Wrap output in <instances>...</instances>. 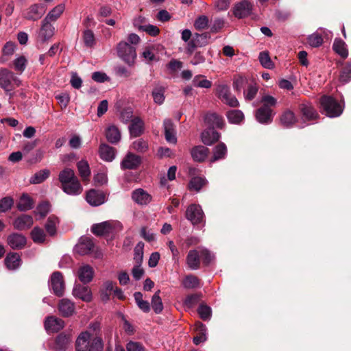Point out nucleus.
I'll list each match as a JSON object with an SVG mask.
<instances>
[{
	"label": "nucleus",
	"instance_id": "f257e3e1",
	"mask_svg": "<svg viewBox=\"0 0 351 351\" xmlns=\"http://www.w3.org/2000/svg\"><path fill=\"white\" fill-rule=\"evenodd\" d=\"M21 84L20 79L15 74L5 68L0 69V87L5 93L12 91L15 87Z\"/></svg>",
	"mask_w": 351,
	"mask_h": 351
},
{
	"label": "nucleus",
	"instance_id": "f03ea898",
	"mask_svg": "<svg viewBox=\"0 0 351 351\" xmlns=\"http://www.w3.org/2000/svg\"><path fill=\"white\" fill-rule=\"evenodd\" d=\"M320 104L326 114L329 117H337L341 114L343 106L330 96L324 95L320 99Z\"/></svg>",
	"mask_w": 351,
	"mask_h": 351
},
{
	"label": "nucleus",
	"instance_id": "7ed1b4c3",
	"mask_svg": "<svg viewBox=\"0 0 351 351\" xmlns=\"http://www.w3.org/2000/svg\"><path fill=\"white\" fill-rule=\"evenodd\" d=\"M118 56L129 66L134 64L136 52V48L127 42H120L117 47Z\"/></svg>",
	"mask_w": 351,
	"mask_h": 351
},
{
	"label": "nucleus",
	"instance_id": "20e7f679",
	"mask_svg": "<svg viewBox=\"0 0 351 351\" xmlns=\"http://www.w3.org/2000/svg\"><path fill=\"white\" fill-rule=\"evenodd\" d=\"M55 33V27L53 25L47 21L43 20L41 26L36 34V45L38 47H42L43 45L47 43L53 36Z\"/></svg>",
	"mask_w": 351,
	"mask_h": 351
},
{
	"label": "nucleus",
	"instance_id": "39448f33",
	"mask_svg": "<svg viewBox=\"0 0 351 351\" xmlns=\"http://www.w3.org/2000/svg\"><path fill=\"white\" fill-rule=\"evenodd\" d=\"M49 287L57 296L63 295L65 287L62 274L60 271H55L52 274L49 281Z\"/></svg>",
	"mask_w": 351,
	"mask_h": 351
},
{
	"label": "nucleus",
	"instance_id": "423d86ee",
	"mask_svg": "<svg viewBox=\"0 0 351 351\" xmlns=\"http://www.w3.org/2000/svg\"><path fill=\"white\" fill-rule=\"evenodd\" d=\"M186 217L193 224H198L204 221V214L199 205L191 204L186 209Z\"/></svg>",
	"mask_w": 351,
	"mask_h": 351
},
{
	"label": "nucleus",
	"instance_id": "0eeeda50",
	"mask_svg": "<svg viewBox=\"0 0 351 351\" xmlns=\"http://www.w3.org/2000/svg\"><path fill=\"white\" fill-rule=\"evenodd\" d=\"M252 7V4L249 1L242 0L234 5L233 14L239 19L246 17L251 14Z\"/></svg>",
	"mask_w": 351,
	"mask_h": 351
},
{
	"label": "nucleus",
	"instance_id": "6e6552de",
	"mask_svg": "<svg viewBox=\"0 0 351 351\" xmlns=\"http://www.w3.org/2000/svg\"><path fill=\"white\" fill-rule=\"evenodd\" d=\"M73 295L86 302H90L93 298L91 290L88 287L76 282L73 289Z\"/></svg>",
	"mask_w": 351,
	"mask_h": 351
},
{
	"label": "nucleus",
	"instance_id": "1a4fd4ad",
	"mask_svg": "<svg viewBox=\"0 0 351 351\" xmlns=\"http://www.w3.org/2000/svg\"><path fill=\"white\" fill-rule=\"evenodd\" d=\"M45 12V9L42 4L32 5L24 13V17L30 21H37L40 19Z\"/></svg>",
	"mask_w": 351,
	"mask_h": 351
},
{
	"label": "nucleus",
	"instance_id": "9d476101",
	"mask_svg": "<svg viewBox=\"0 0 351 351\" xmlns=\"http://www.w3.org/2000/svg\"><path fill=\"white\" fill-rule=\"evenodd\" d=\"M94 338L93 335L89 331L81 332L75 341V348L77 351H88L90 344V339Z\"/></svg>",
	"mask_w": 351,
	"mask_h": 351
},
{
	"label": "nucleus",
	"instance_id": "9b49d317",
	"mask_svg": "<svg viewBox=\"0 0 351 351\" xmlns=\"http://www.w3.org/2000/svg\"><path fill=\"white\" fill-rule=\"evenodd\" d=\"M60 188L67 195L73 196L81 194L83 191V188L77 177L61 186Z\"/></svg>",
	"mask_w": 351,
	"mask_h": 351
},
{
	"label": "nucleus",
	"instance_id": "f8f14e48",
	"mask_svg": "<svg viewBox=\"0 0 351 351\" xmlns=\"http://www.w3.org/2000/svg\"><path fill=\"white\" fill-rule=\"evenodd\" d=\"M141 163V158L139 156L129 152L123 159L121 166L124 169H135Z\"/></svg>",
	"mask_w": 351,
	"mask_h": 351
},
{
	"label": "nucleus",
	"instance_id": "ddd939ff",
	"mask_svg": "<svg viewBox=\"0 0 351 351\" xmlns=\"http://www.w3.org/2000/svg\"><path fill=\"white\" fill-rule=\"evenodd\" d=\"M64 326V322L55 316H49L45 319V328L47 332H56Z\"/></svg>",
	"mask_w": 351,
	"mask_h": 351
},
{
	"label": "nucleus",
	"instance_id": "4468645a",
	"mask_svg": "<svg viewBox=\"0 0 351 351\" xmlns=\"http://www.w3.org/2000/svg\"><path fill=\"white\" fill-rule=\"evenodd\" d=\"M114 222L104 221L100 223L95 224L92 226L93 233L97 236H103L106 234L112 233L114 229Z\"/></svg>",
	"mask_w": 351,
	"mask_h": 351
},
{
	"label": "nucleus",
	"instance_id": "2eb2a0df",
	"mask_svg": "<svg viewBox=\"0 0 351 351\" xmlns=\"http://www.w3.org/2000/svg\"><path fill=\"white\" fill-rule=\"evenodd\" d=\"M77 275L80 282L86 284L93 280L94 270L90 265H83L79 267Z\"/></svg>",
	"mask_w": 351,
	"mask_h": 351
},
{
	"label": "nucleus",
	"instance_id": "dca6fc26",
	"mask_svg": "<svg viewBox=\"0 0 351 351\" xmlns=\"http://www.w3.org/2000/svg\"><path fill=\"white\" fill-rule=\"evenodd\" d=\"M94 248L93 240L89 237H82L75 246V250L81 255L89 254Z\"/></svg>",
	"mask_w": 351,
	"mask_h": 351
},
{
	"label": "nucleus",
	"instance_id": "f3484780",
	"mask_svg": "<svg viewBox=\"0 0 351 351\" xmlns=\"http://www.w3.org/2000/svg\"><path fill=\"white\" fill-rule=\"evenodd\" d=\"M86 199L89 204L97 206L104 203L105 195L101 191L91 189L87 192Z\"/></svg>",
	"mask_w": 351,
	"mask_h": 351
},
{
	"label": "nucleus",
	"instance_id": "a211bd4d",
	"mask_svg": "<svg viewBox=\"0 0 351 351\" xmlns=\"http://www.w3.org/2000/svg\"><path fill=\"white\" fill-rule=\"evenodd\" d=\"M132 199L140 205H146L152 200V196L143 189H137L132 192Z\"/></svg>",
	"mask_w": 351,
	"mask_h": 351
},
{
	"label": "nucleus",
	"instance_id": "6ab92c4d",
	"mask_svg": "<svg viewBox=\"0 0 351 351\" xmlns=\"http://www.w3.org/2000/svg\"><path fill=\"white\" fill-rule=\"evenodd\" d=\"M58 311L64 317L71 316L75 311V304L70 300L63 298L59 302Z\"/></svg>",
	"mask_w": 351,
	"mask_h": 351
},
{
	"label": "nucleus",
	"instance_id": "aec40b11",
	"mask_svg": "<svg viewBox=\"0 0 351 351\" xmlns=\"http://www.w3.org/2000/svg\"><path fill=\"white\" fill-rule=\"evenodd\" d=\"M26 242V238L21 234L13 233L8 237V243L12 249H22Z\"/></svg>",
	"mask_w": 351,
	"mask_h": 351
},
{
	"label": "nucleus",
	"instance_id": "412c9836",
	"mask_svg": "<svg viewBox=\"0 0 351 351\" xmlns=\"http://www.w3.org/2000/svg\"><path fill=\"white\" fill-rule=\"evenodd\" d=\"M186 263L189 267L193 270L199 268L200 252L199 249L190 250L186 256Z\"/></svg>",
	"mask_w": 351,
	"mask_h": 351
},
{
	"label": "nucleus",
	"instance_id": "4be33fe9",
	"mask_svg": "<svg viewBox=\"0 0 351 351\" xmlns=\"http://www.w3.org/2000/svg\"><path fill=\"white\" fill-rule=\"evenodd\" d=\"M220 134L213 128H208L201 134L202 141L204 144L206 145H211L213 143L217 142L220 138Z\"/></svg>",
	"mask_w": 351,
	"mask_h": 351
},
{
	"label": "nucleus",
	"instance_id": "5701e85b",
	"mask_svg": "<svg viewBox=\"0 0 351 351\" xmlns=\"http://www.w3.org/2000/svg\"><path fill=\"white\" fill-rule=\"evenodd\" d=\"M163 125L166 141L169 143L176 144L177 143V138L173 122L170 119H165Z\"/></svg>",
	"mask_w": 351,
	"mask_h": 351
},
{
	"label": "nucleus",
	"instance_id": "b1692460",
	"mask_svg": "<svg viewBox=\"0 0 351 351\" xmlns=\"http://www.w3.org/2000/svg\"><path fill=\"white\" fill-rule=\"evenodd\" d=\"M33 224V218L28 215H22L18 217L14 221V228L23 230L29 228Z\"/></svg>",
	"mask_w": 351,
	"mask_h": 351
},
{
	"label": "nucleus",
	"instance_id": "393cba45",
	"mask_svg": "<svg viewBox=\"0 0 351 351\" xmlns=\"http://www.w3.org/2000/svg\"><path fill=\"white\" fill-rule=\"evenodd\" d=\"M256 120L263 124H268L272 121V110H267L265 107H261L256 111Z\"/></svg>",
	"mask_w": 351,
	"mask_h": 351
},
{
	"label": "nucleus",
	"instance_id": "a878e982",
	"mask_svg": "<svg viewBox=\"0 0 351 351\" xmlns=\"http://www.w3.org/2000/svg\"><path fill=\"white\" fill-rule=\"evenodd\" d=\"M208 153L209 149L203 145L195 146L191 151L192 158L197 162L204 161L207 158Z\"/></svg>",
	"mask_w": 351,
	"mask_h": 351
},
{
	"label": "nucleus",
	"instance_id": "bb28decb",
	"mask_svg": "<svg viewBox=\"0 0 351 351\" xmlns=\"http://www.w3.org/2000/svg\"><path fill=\"white\" fill-rule=\"evenodd\" d=\"M205 121L213 128L215 127L222 129L225 125L222 117L216 113H208L205 117Z\"/></svg>",
	"mask_w": 351,
	"mask_h": 351
},
{
	"label": "nucleus",
	"instance_id": "cd10ccee",
	"mask_svg": "<svg viewBox=\"0 0 351 351\" xmlns=\"http://www.w3.org/2000/svg\"><path fill=\"white\" fill-rule=\"evenodd\" d=\"M302 118L304 120L311 121L315 120L318 117V114L313 108V107L308 104H302L300 107Z\"/></svg>",
	"mask_w": 351,
	"mask_h": 351
},
{
	"label": "nucleus",
	"instance_id": "c85d7f7f",
	"mask_svg": "<svg viewBox=\"0 0 351 351\" xmlns=\"http://www.w3.org/2000/svg\"><path fill=\"white\" fill-rule=\"evenodd\" d=\"M143 126L144 123L140 118H134L129 126L130 134L134 137L139 136L143 132Z\"/></svg>",
	"mask_w": 351,
	"mask_h": 351
},
{
	"label": "nucleus",
	"instance_id": "c756f323",
	"mask_svg": "<svg viewBox=\"0 0 351 351\" xmlns=\"http://www.w3.org/2000/svg\"><path fill=\"white\" fill-rule=\"evenodd\" d=\"M106 137L110 143L116 144L121 140V132L117 127L112 125L106 129Z\"/></svg>",
	"mask_w": 351,
	"mask_h": 351
},
{
	"label": "nucleus",
	"instance_id": "7c9ffc66",
	"mask_svg": "<svg viewBox=\"0 0 351 351\" xmlns=\"http://www.w3.org/2000/svg\"><path fill=\"white\" fill-rule=\"evenodd\" d=\"M71 342V335H66L64 333L60 334L55 342V348L58 350H64L70 345Z\"/></svg>",
	"mask_w": 351,
	"mask_h": 351
},
{
	"label": "nucleus",
	"instance_id": "2f4dec72",
	"mask_svg": "<svg viewBox=\"0 0 351 351\" xmlns=\"http://www.w3.org/2000/svg\"><path fill=\"white\" fill-rule=\"evenodd\" d=\"M333 50L345 59L348 56V51L346 43L340 38H336L332 45Z\"/></svg>",
	"mask_w": 351,
	"mask_h": 351
},
{
	"label": "nucleus",
	"instance_id": "473e14b6",
	"mask_svg": "<svg viewBox=\"0 0 351 351\" xmlns=\"http://www.w3.org/2000/svg\"><path fill=\"white\" fill-rule=\"evenodd\" d=\"M65 10V5L60 3L53 8L45 17L44 20L51 23L56 21L63 13Z\"/></svg>",
	"mask_w": 351,
	"mask_h": 351
},
{
	"label": "nucleus",
	"instance_id": "72a5a7b5",
	"mask_svg": "<svg viewBox=\"0 0 351 351\" xmlns=\"http://www.w3.org/2000/svg\"><path fill=\"white\" fill-rule=\"evenodd\" d=\"M99 155L103 160L110 162L114 158V149L106 144H101L99 147Z\"/></svg>",
	"mask_w": 351,
	"mask_h": 351
},
{
	"label": "nucleus",
	"instance_id": "f704fd0d",
	"mask_svg": "<svg viewBox=\"0 0 351 351\" xmlns=\"http://www.w3.org/2000/svg\"><path fill=\"white\" fill-rule=\"evenodd\" d=\"M227 154V147L223 143H219L213 149V156L210 159L211 162L223 159Z\"/></svg>",
	"mask_w": 351,
	"mask_h": 351
},
{
	"label": "nucleus",
	"instance_id": "c9c22d12",
	"mask_svg": "<svg viewBox=\"0 0 351 351\" xmlns=\"http://www.w3.org/2000/svg\"><path fill=\"white\" fill-rule=\"evenodd\" d=\"M5 264L9 269H15L21 265V258L17 253H10L5 258Z\"/></svg>",
	"mask_w": 351,
	"mask_h": 351
},
{
	"label": "nucleus",
	"instance_id": "e433bc0d",
	"mask_svg": "<svg viewBox=\"0 0 351 351\" xmlns=\"http://www.w3.org/2000/svg\"><path fill=\"white\" fill-rule=\"evenodd\" d=\"M34 204L33 199L27 194H23L19 200L17 208L19 210L25 211L32 208Z\"/></svg>",
	"mask_w": 351,
	"mask_h": 351
},
{
	"label": "nucleus",
	"instance_id": "4c0bfd02",
	"mask_svg": "<svg viewBox=\"0 0 351 351\" xmlns=\"http://www.w3.org/2000/svg\"><path fill=\"white\" fill-rule=\"evenodd\" d=\"M77 167L82 180L84 182L88 181L90 175V169L88 162L82 160L77 162Z\"/></svg>",
	"mask_w": 351,
	"mask_h": 351
},
{
	"label": "nucleus",
	"instance_id": "58836bf2",
	"mask_svg": "<svg viewBox=\"0 0 351 351\" xmlns=\"http://www.w3.org/2000/svg\"><path fill=\"white\" fill-rule=\"evenodd\" d=\"M76 178L75 172L70 168H65L61 171L58 175V180L61 186L69 182L73 179Z\"/></svg>",
	"mask_w": 351,
	"mask_h": 351
},
{
	"label": "nucleus",
	"instance_id": "ea45409f",
	"mask_svg": "<svg viewBox=\"0 0 351 351\" xmlns=\"http://www.w3.org/2000/svg\"><path fill=\"white\" fill-rule=\"evenodd\" d=\"M296 122V117L291 110H286L280 117V123L285 128H290Z\"/></svg>",
	"mask_w": 351,
	"mask_h": 351
},
{
	"label": "nucleus",
	"instance_id": "a19ab883",
	"mask_svg": "<svg viewBox=\"0 0 351 351\" xmlns=\"http://www.w3.org/2000/svg\"><path fill=\"white\" fill-rule=\"evenodd\" d=\"M115 289V283L112 281H106L102 285L101 289V298L103 301H107L109 300V295L112 291Z\"/></svg>",
	"mask_w": 351,
	"mask_h": 351
},
{
	"label": "nucleus",
	"instance_id": "79ce46f5",
	"mask_svg": "<svg viewBox=\"0 0 351 351\" xmlns=\"http://www.w3.org/2000/svg\"><path fill=\"white\" fill-rule=\"evenodd\" d=\"M196 330L199 332L198 335L193 338V343L198 345L206 340V327L201 322H197L195 324Z\"/></svg>",
	"mask_w": 351,
	"mask_h": 351
},
{
	"label": "nucleus",
	"instance_id": "37998d69",
	"mask_svg": "<svg viewBox=\"0 0 351 351\" xmlns=\"http://www.w3.org/2000/svg\"><path fill=\"white\" fill-rule=\"evenodd\" d=\"M50 175L48 169H42L34 174L29 179L31 184H40L47 180Z\"/></svg>",
	"mask_w": 351,
	"mask_h": 351
},
{
	"label": "nucleus",
	"instance_id": "c03bdc74",
	"mask_svg": "<svg viewBox=\"0 0 351 351\" xmlns=\"http://www.w3.org/2000/svg\"><path fill=\"white\" fill-rule=\"evenodd\" d=\"M182 285L186 289H195L199 286V280L194 275H188L184 278Z\"/></svg>",
	"mask_w": 351,
	"mask_h": 351
},
{
	"label": "nucleus",
	"instance_id": "a18cd8bd",
	"mask_svg": "<svg viewBox=\"0 0 351 351\" xmlns=\"http://www.w3.org/2000/svg\"><path fill=\"white\" fill-rule=\"evenodd\" d=\"M134 26L137 27L139 30H142L143 32H147L148 34L152 36H157L159 32L160 29L158 27L153 25H138V21H135L134 22Z\"/></svg>",
	"mask_w": 351,
	"mask_h": 351
},
{
	"label": "nucleus",
	"instance_id": "49530a36",
	"mask_svg": "<svg viewBox=\"0 0 351 351\" xmlns=\"http://www.w3.org/2000/svg\"><path fill=\"white\" fill-rule=\"evenodd\" d=\"M165 89L162 86H156L152 90V97L156 104H162L165 101Z\"/></svg>",
	"mask_w": 351,
	"mask_h": 351
},
{
	"label": "nucleus",
	"instance_id": "de8ad7c7",
	"mask_svg": "<svg viewBox=\"0 0 351 351\" xmlns=\"http://www.w3.org/2000/svg\"><path fill=\"white\" fill-rule=\"evenodd\" d=\"M160 291H157L153 295L152 298V306L154 311L158 314L160 313L163 309V304L162 302V300L160 297Z\"/></svg>",
	"mask_w": 351,
	"mask_h": 351
},
{
	"label": "nucleus",
	"instance_id": "09e8293b",
	"mask_svg": "<svg viewBox=\"0 0 351 351\" xmlns=\"http://www.w3.org/2000/svg\"><path fill=\"white\" fill-rule=\"evenodd\" d=\"M227 117L230 123L239 124L243 121L244 115L241 110H233L228 112Z\"/></svg>",
	"mask_w": 351,
	"mask_h": 351
},
{
	"label": "nucleus",
	"instance_id": "8fccbe9b",
	"mask_svg": "<svg viewBox=\"0 0 351 351\" xmlns=\"http://www.w3.org/2000/svg\"><path fill=\"white\" fill-rule=\"evenodd\" d=\"M58 223V219L54 216H50L45 224V229L48 234L53 236L56 233V225Z\"/></svg>",
	"mask_w": 351,
	"mask_h": 351
},
{
	"label": "nucleus",
	"instance_id": "3c124183",
	"mask_svg": "<svg viewBox=\"0 0 351 351\" xmlns=\"http://www.w3.org/2000/svg\"><path fill=\"white\" fill-rule=\"evenodd\" d=\"M193 84L196 87L209 88L212 86V82L205 78L202 75L195 76L193 80Z\"/></svg>",
	"mask_w": 351,
	"mask_h": 351
},
{
	"label": "nucleus",
	"instance_id": "603ef678",
	"mask_svg": "<svg viewBox=\"0 0 351 351\" xmlns=\"http://www.w3.org/2000/svg\"><path fill=\"white\" fill-rule=\"evenodd\" d=\"M27 64V60L23 56L17 57L13 62L14 69L19 74H21L25 71Z\"/></svg>",
	"mask_w": 351,
	"mask_h": 351
},
{
	"label": "nucleus",
	"instance_id": "864d4df0",
	"mask_svg": "<svg viewBox=\"0 0 351 351\" xmlns=\"http://www.w3.org/2000/svg\"><path fill=\"white\" fill-rule=\"evenodd\" d=\"M32 239L34 243H42L45 241L44 230L38 227H35L31 232Z\"/></svg>",
	"mask_w": 351,
	"mask_h": 351
},
{
	"label": "nucleus",
	"instance_id": "5fc2aeb1",
	"mask_svg": "<svg viewBox=\"0 0 351 351\" xmlns=\"http://www.w3.org/2000/svg\"><path fill=\"white\" fill-rule=\"evenodd\" d=\"M258 59L261 65L268 69L274 68V64L271 60L267 51H262L259 53Z\"/></svg>",
	"mask_w": 351,
	"mask_h": 351
},
{
	"label": "nucleus",
	"instance_id": "6e6d98bb",
	"mask_svg": "<svg viewBox=\"0 0 351 351\" xmlns=\"http://www.w3.org/2000/svg\"><path fill=\"white\" fill-rule=\"evenodd\" d=\"M82 39L85 46L87 47H93L95 44V35L90 29L84 31Z\"/></svg>",
	"mask_w": 351,
	"mask_h": 351
},
{
	"label": "nucleus",
	"instance_id": "4d7b16f0",
	"mask_svg": "<svg viewBox=\"0 0 351 351\" xmlns=\"http://www.w3.org/2000/svg\"><path fill=\"white\" fill-rule=\"evenodd\" d=\"M258 87L256 83H250L244 90V97L246 100H252L258 93Z\"/></svg>",
	"mask_w": 351,
	"mask_h": 351
},
{
	"label": "nucleus",
	"instance_id": "13d9d810",
	"mask_svg": "<svg viewBox=\"0 0 351 351\" xmlns=\"http://www.w3.org/2000/svg\"><path fill=\"white\" fill-rule=\"evenodd\" d=\"M132 147L134 150L140 153H145L149 149L147 142L142 138L135 141L132 143Z\"/></svg>",
	"mask_w": 351,
	"mask_h": 351
},
{
	"label": "nucleus",
	"instance_id": "bf43d9fd",
	"mask_svg": "<svg viewBox=\"0 0 351 351\" xmlns=\"http://www.w3.org/2000/svg\"><path fill=\"white\" fill-rule=\"evenodd\" d=\"M206 183V180L205 179L200 177H194L189 182V188L191 190L199 191Z\"/></svg>",
	"mask_w": 351,
	"mask_h": 351
},
{
	"label": "nucleus",
	"instance_id": "052dcab7",
	"mask_svg": "<svg viewBox=\"0 0 351 351\" xmlns=\"http://www.w3.org/2000/svg\"><path fill=\"white\" fill-rule=\"evenodd\" d=\"M339 80L342 83H348L351 80V62H348L339 75Z\"/></svg>",
	"mask_w": 351,
	"mask_h": 351
},
{
	"label": "nucleus",
	"instance_id": "680f3d73",
	"mask_svg": "<svg viewBox=\"0 0 351 351\" xmlns=\"http://www.w3.org/2000/svg\"><path fill=\"white\" fill-rule=\"evenodd\" d=\"M209 19L208 16L202 15L199 16L194 23V26L197 30H202L208 27Z\"/></svg>",
	"mask_w": 351,
	"mask_h": 351
},
{
	"label": "nucleus",
	"instance_id": "e2e57ef3",
	"mask_svg": "<svg viewBox=\"0 0 351 351\" xmlns=\"http://www.w3.org/2000/svg\"><path fill=\"white\" fill-rule=\"evenodd\" d=\"M217 92L218 97L223 102L225 99H228V97L231 95L229 87L225 84L219 85L217 88Z\"/></svg>",
	"mask_w": 351,
	"mask_h": 351
},
{
	"label": "nucleus",
	"instance_id": "0e129e2a",
	"mask_svg": "<svg viewBox=\"0 0 351 351\" xmlns=\"http://www.w3.org/2000/svg\"><path fill=\"white\" fill-rule=\"evenodd\" d=\"M143 243L139 242L134 248V259L136 264H141L143 258Z\"/></svg>",
	"mask_w": 351,
	"mask_h": 351
},
{
	"label": "nucleus",
	"instance_id": "69168bd1",
	"mask_svg": "<svg viewBox=\"0 0 351 351\" xmlns=\"http://www.w3.org/2000/svg\"><path fill=\"white\" fill-rule=\"evenodd\" d=\"M14 200L10 197H5L0 200V212H6L13 206Z\"/></svg>",
	"mask_w": 351,
	"mask_h": 351
},
{
	"label": "nucleus",
	"instance_id": "338daca9",
	"mask_svg": "<svg viewBox=\"0 0 351 351\" xmlns=\"http://www.w3.org/2000/svg\"><path fill=\"white\" fill-rule=\"evenodd\" d=\"M88 351H103V342L100 337H95L89 346Z\"/></svg>",
	"mask_w": 351,
	"mask_h": 351
},
{
	"label": "nucleus",
	"instance_id": "774afa93",
	"mask_svg": "<svg viewBox=\"0 0 351 351\" xmlns=\"http://www.w3.org/2000/svg\"><path fill=\"white\" fill-rule=\"evenodd\" d=\"M323 43V38L319 34H313L308 37V43L313 47H318Z\"/></svg>",
	"mask_w": 351,
	"mask_h": 351
}]
</instances>
